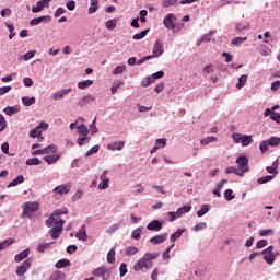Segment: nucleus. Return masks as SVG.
Returning a JSON list of instances; mask_svg holds the SVG:
<instances>
[{
	"label": "nucleus",
	"mask_w": 280,
	"mask_h": 280,
	"mask_svg": "<svg viewBox=\"0 0 280 280\" xmlns=\"http://www.w3.org/2000/svg\"><path fill=\"white\" fill-rule=\"evenodd\" d=\"M94 277H105L106 276V267H98L92 271Z\"/></svg>",
	"instance_id": "nucleus-34"
},
{
	"label": "nucleus",
	"mask_w": 280,
	"mask_h": 280,
	"mask_svg": "<svg viewBox=\"0 0 280 280\" xmlns=\"http://www.w3.org/2000/svg\"><path fill=\"white\" fill-rule=\"evenodd\" d=\"M168 222H174L175 220H178V214L176 211H170L167 212Z\"/></svg>",
	"instance_id": "nucleus-57"
},
{
	"label": "nucleus",
	"mask_w": 280,
	"mask_h": 280,
	"mask_svg": "<svg viewBox=\"0 0 280 280\" xmlns=\"http://www.w3.org/2000/svg\"><path fill=\"white\" fill-rule=\"evenodd\" d=\"M49 21H51V16L50 15H42L39 18H35L33 20L30 21V25L32 27L36 26V25H40V23H49Z\"/></svg>",
	"instance_id": "nucleus-17"
},
{
	"label": "nucleus",
	"mask_w": 280,
	"mask_h": 280,
	"mask_svg": "<svg viewBox=\"0 0 280 280\" xmlns=\"http://www.w3.org/2000/svg\"><path fill=\"white\" fill-rule=\"evenodd\" d=\"M106 30H115V27H117V20H108L105 23Z\"/></svg>",
	"instance_id": "nucleus-53"
},
{
	"label": "nucleus",
	"mask_w": 280,
	"mask_h": 280,
	"mask_svg": "<svg viewBox=\"0 0 280 280\" xmlns=\"http://www.w3.org/2000/svg\"><path fill=\"white\" fill-rule=\"evenodd\" d=\"M28 135L32 139H36V137L37 139H40V137L43 136V131L36 127L35 129L31 130Z\"/></svg>",
	"instance_id": "nucleus-42"
},
{
	"label": "nucleus",
	"mask_w": 280,
	"mask_h": 280,
	"mask_svg": "<svg viewBox=\"0 0 280 280\" xmlns=\"http://www.w3.org/2000/svg\"><path fill=\"white\" fill-rule=\"evenodd\" d=\"M125 253L127 257H132V255H137V253H139V249L137 246H129L126 248Z\"/></svg>",
	"instance_id": "nucleus-41"
},
{
	"label": "nucleus",
	"mask_w": 280,
	"mask_h": 280,
	"mask_svg": "<svg viewBox=\"0 0 280 280\" xmlns=\"http://www.w3.org/2000/svg\"><path fill=\"white\" fill-rule=\"evenodd\" d=\"M119 275L120 277H126V275H128V265H126V262L120 264Z\"/></svg>",
	"instance_id": "nucleus-50"
},
{
	"label": "nucleus",
	"mask_w": 280,
	"mask_h": 280,
	"mask_svg": "<svg viewBox=\"0 0 280 280\" xmlns=\"http://www.w3.org/2000/svg\"><path fill=\"white\" fill-rule=\"evenodd\" d=\"M205 229H207V223L200 222L195 225L194 231L198 233L199 231H205Z\"/></svg>",
	"instance_id": "nucleus-59"
},
{
	"label": "nucleus",
	"mask_w": 280,
	"mask_h": 280,
	"mask_svg": "<svg viewBox=\"0 0 280 280\" xmlns=\"http://www.w3.org/2000/svg\"><path fill=\"white\" fill-rule=\"evenodd\" d=\"M21 112V106L15 105L13 107L7 106L3 109V113L7 114L9 117H12V115H16V113Z\"/></svg>",
	"instance_id": "nucleus-24"
},
{
	"label": "nucleus",
	"mask_w": 280,
	"mask_h": 280,
	"mask_svg": "<svg viewBox=\"0 0 280 280\" xmlns=\"http://www.w3.org/2000/svg\"><path fill=\"white\" fill-rule=\"evenodd\" d=\"M225 174H235L236 176H242V173L235 166H229L225 168Z\"/></svg>",
	"instance_id": "nucleus-49"
},
{
	"label": "nucleus",
	"mask_w": 280,
	"mask_h": 280,
	"mask_svg": "<svg viewBox=\"0 0 280 280\" xmlns=\"http://www.w3.org/2000/svg\"><path fill=\"white\" fill-rule=\"evenodd\" d=\"M223 196H224L225 200H228V202H231V200H235V195H233V189H226L223 192Z\"/></svg>",
	"instance_id": "nucleus-43"
},
{
	"label": "nucleus",
	"mask_w": 280,
	"mask_h": 280,
	"mask_svg": "<svg viewBox=\"0 0 280 280\" xmlns=\"http://www.w3.org/2000/svg\"><path fill=\"white\" fill-rule=\"evenodd\" d=\"M107 261H108V264H115V248H112L107 253Z\"/></svg>",
	"instance_id": "nucleus-55"
},
{
	"label": "nucleus",
	"mask_w": 280,
	"mask_h": 280,
	"mask_svg": "<svg viewBox=\"0 0 280 280\" xmlns=\"http://www.w3.org/2000/svg\"><path fill=\"white\" fill-rule=\"evenodd\" d=\"M148 32H150V30H144L140 33H137L132 36L133 40H142V38H145V36H148Z\"/></svg>",
	"instance_id": "nucleus-44"
},
{
	"label": "nucleus",
	"mask_w": 280,
	"mask_h": 280,
	"mask_svg": "<svg viewBox=\"0 0 280 280\" xmlns=\"http://www.w3.org/2000/svg\"><path fill=\"white\" fill-rule=\"evenodd\" d=\"M187 231V229H178L175 233H173L171 236H170V242L174 243L176 242V240H180L183 233H185Z\"/></svg>",
	"instance_id": "nucleus-25"
},
{
	"label": "nucleus",
	"mask_w": 280,
	"mask_h": 280,
	"mask_svg": "<svg viewBox=\"0 0 280 280\" xmlns=\"http://www.w3.org/2000/svg\"><path fill=\"white\" fill-rule=\"evenodd\" d=\"M124 148H126V141L124 140H119V141L116 140L107 144V150H109V152H115V151L121 152Z\"/></svg>",
	"instance_id": "nucleus-12"
},
{
	"label": "nucleus",
	"mask_w": 280,
	"mask_h": 280,
	"mask_svg": "<svg viewBox=\"0 0 280 280\" xmlns=\"http://www.w3.org/2000/svg\"><path fill=\"white\" fill-rule=\"evenodd\" d=\"M77 133L79 135V138L77 139L78 145L82 147L91 142V137L89 136V127H86V125H78Z\"/></svg>",
	"instance_id": "nucleus-3"
},
{
	"label": "nucleus",
	"mask_w": 280,
	"mask_h": 280,
	"mask_svg": "<svg viewBox=\"0 0 280 280\" xmlns=\"http://www.w3.org/2000/svg\"><path fill=\"white\" fill-rule=\"evenodd\" d=\"M248 40V37H235L232 39V44L235 45L236 47H240L243 43H246Z\"/></svg>",
	"instance_id": "nucleus-45"
},
{
	"label": "nucleus",
	"mask_w": 280,
	"mask_h": 280,
	"mask_svg": "<svg viewBox=\"0 0 280 280\" xmlns=\"http://www.w3.org/2000/svg\"><path fill=\"white\" fill-rule=\"evenodd\" d=\"M163 221L160 220H153L150 223H148L147 229L148 231H154L155 233H159L163 229Z\"/></svg>",
	"instance_id": "nucleus-15"
},
{
	"label": "nucleus",
	"mask_w": 280,
	"mask_h": 280,
	"mask_svg": "<svg viewBox=\"0 0 280 280\" xmlns=\"http://www.w3.org/2000/svg\"><path fill=\"white\" fill-rule=\"evenodd\" d=\"M189 211H191V205H186V206H184L182 208H178L176 210L177 217L178 218H183V215H185V213H189Z\"/></svg>",
	"instance_id": "nucleus-30"
},
{
	"label": "nucleus",
	"mask_w": 280,
	"mask_h": 280,
	"mask_svg": "<svg viewBox=\"0 0 280 280\" xmlns=\"http://www.w3.org/2000/svg\"><path fill=\"white\" fill-rule=\"evenodd\" d=\"M232 140L234 143H241L243 148H248L253 143V136L234 132L232 133Z\"/></svg>",
	"instance_id": "nucleus-5"
},
{
	"label": "nucleus",
	"mask_w": 280,
	"mask_h": 280,
	"mask_svg": "<svg viewBox=\"0 0 280 280\" xmlns=\"http://www.w3.org/2000/svg\"><path fill=\"white\" fill-rule=\"evenodd\" d=\"M49 3H51V0H39L36 2L35 7H32L33 14H38V12H43L45 8H49Z\"/></svg>",
	"instance_id": "nucleus-13"
},
{
	"label": "nucleus",
	"mask_w": 280,
	"mask_h": 280,
	"mask_svg": "<svg viewBox=\"0 0 280 280\" xmlns=\"http://www.w3.org/2000/svg\"><path fill=\"white\" fill-rule=\"evenodd\" d=\"M90 86H93V80H91V79L83 80L78 83V89H80L81 91H84V90L89 89Z\"/></svg>",
	"instance_id": "nucleus-27"
},
{
	"label": "nucleus",
	"mask_w": 280,
	"mask_h": 280,
	"mask_svg": "<svg viewBox=\"0 0 280 280\" xmlns=\"http://www.w3.org/2000/svg\"><path fill=\"white\" fill-rule=\"evenodd\" d=\"M27 257H30V248H26V249L22 250L21 253L16 254L14 256V261L16 264H21V261H23V259H27Z\"/></svg>",
	"instance_id": "nucleus-21"
},
{
	"label": "nucleus",
	"mask_w": 280,
	"mask_h": 280,
	"mask_svg": "<svg viewBox=\"0 0 280 280\" xmlns=\"http://www.w3.org/2000/svg\"><path fill=\"white\" fill-rule=\"evenodd\" d=\"M177 0H162V8H170L171 5H176Z\"/></svg>",
	"instance_id": "nucleus-58"
},
{
	"label": "nucleus",
	"mask_w": 280,
	"mask_h": 280,
	"mask_svg": "<svg viewBox=\"0 0 280 280\" xmlns=\"http://www.w3.org/2000/svg\"><path fill=\"white\" fill-rule=\"evenodd\" d=\"M271 235H275V230L272 229H266L259 232L260 237H270Z\"/></svg>",
	"instance_id": "nucleus-46"
},
{
	"label": "nucleus",
	"mask_w": 280,
	"mask_h": 280,
	"mask_svg": "<svg viewBox=\"0 0 280 280\" xmlns=\"http://www.w3.org/2000/svg\"><path fill=\"white\" fill-rule=\"evenodd\" d=\"M75 237L79 238L80 242H86L89 240V234H86V225H82L81 229L78 230Z\"/></svg>",
	"instance_id": "nucleus-18"
},
{
	"label": "nucleus",
	"mask_w": 280,
	"mask_h": 280,
	"mask_svg": "<svg viewBox=\"0 0 280 280\" xmlns=\"http://www.w3.org/2000/svg\"><path fill=\"white\" fill-rule=\"evenodd\" d=\"M168 237L167 233H162L160 235H155L150 238L151 244L156 245V244H163Z\"/></svg>",
	"instance_id": "nucleus-19"
},
{
	"label": "nucleus",
	"mask_w": 280,
	"mask_h": 280,
	"mask_svg": "<svg viewBox=\"0 0 280 280\" xmlns=\"http://www.w3.org/2000/svg\"><path fill=\"white\" fill-rule=\"evenodd\" d=\"M14 244L13 238H7L3 242H0V250H5L9 246H12Z\"/></svg>",
	"instance_id": "nucleus-37"
},
{
	"label": "nucleus",
	"mask_w": 280,
	"mask_h": 280,
	"mask_svg": "<svg viewBox=\"0 0 280 280\" xmlns=\"http://www.w3.org/2000/svg\"><path fill=\"white\" fill-rule=\"evenodd\" d=\"M73 89L71 88L60 90L52 94V100L55 102H59V100H65V97H67V95H69V93H71Z\"/></svg>",
	"instance_id": "nucleus-14"
},
{
	"label": "nucleus",
	"mask_w": 280,
	"mask_h": 280,
	"mask_svg": "<svg viewBox=\"0 0 280 280\" xmlns=\"http://www.w3.org/2000/svg\"><path fill=\"white\" fill-rule=\"evenodd\" d=\"M215 71V66L209 63L206 65L203 68V73H207L208 75H211V73H213Z\"/></svg>",
	"instance_id": "nucleus-51"
},
{
	"label": "nucleus",
	"mask_w": 280,
	"mask_h": 280,
	"mask_svg": "<svg viewBox=\"0 0 280 280\" xmlns=\"http://www.w3.org/2000/svg\"><path fill=\"white\" fill-rule=\"evenodd\" d=\"M30 268H32V258L25 259L20 266H18L15 273L18 277H23Z\"/></svg>",
	"instance_id": "nucleus-10"
},
{
	"label": "nucleus",
	"mask_w": 280,
	"mask_h": 280,
	"mask_svg": "<svg viewBox=\"0 0 280 280\" xmlns=\"http://www.w3.org/2000/svg\"><path fill=\"white\" fill-rule=\"evenodd\" d=\"M236 164H237V171L240 174H242V176H244V174H246V172H248V158L246 156H238L236 159Z\"/></svg>",
	"instance_id": "nucleus-8"
},
{
	"label": "nucleus",
	"mask_w": 280,
	"mask_h": 280,
	"mask_svg": "<svg viewBox=\"0 0 280 280\" xmlns=\"http://www.w3.org/2000/svg\"><path fill=\"white\" fill-rule=\"evenodd\" d=\"M272 250H275V246L272 245L262 250L264 259L266 264H269V266H272V264H275L277 260V255H275Z\"/></svg>",
	"instance_id": "nucleus-7"
},
{
	"label": "nucleus",
	"mask_w": 280,
	"mask_h": 280,
	"mask_svg": "<svg viewBox=\"0 0 280 280\" xmlns=\"http://www.w3.org/2000/svg\"><path fill=\"white\" fill-rule=\"evenodd\" d=\"M22 103L24 106H32V104H36V97L23 96Z\"/></svg>",
	"instance_id": "nucleus-36"
},
{
	"label": "nucleus",
	"mask_w": 280,
	"mask_h": 280,
	"mask_svg": "<svg viewBox=\"0 0 280 280\" xmlns=\"http://www.w3.org/2000/svg\"><path fill=\"white\" fill-rule=\"evenodd\" d=\"M58 150V147L56 144H50L46 148H44V153L45 154H54Z\"/></svg>",
	"instance_id": "nucleus-48"
},
{
	"label": "nucleus",
	"mask_w": 280,
	"mask_h": 280,
	"mask_svg": "<svg viewBox=\"0 0 280 280\" xmlns=\"http://www.w3.org/2000/svg\"><path fill=\"white\" fill-rule=\"evenodd\" d=\"M101 183L98 184V189L104 190L110 187V178H108V170L102 172L100 176Z\"/></svg>",
	"instance_id": "nucleus-11"
},
{
	"label": "nucleus",
	"mask_w": 280,
	"mask_h": 280,
	"mask_svg": "<svg viewBox=\"0 0 280 280\" xmlns=\"http://www.w3.org/2000/svg\"><path fill=\"white\" fill-rule=\"evenodd\" d=\"M97 152H100V145H94L86 153H85V156L89 158V156H93V154H97Z\"/></svg>",
	"instance_id": "nucleus-52"
},
{
	"label": "nucleus",
	"mask_w": 280,
	"mask_h": 280,
	"mask_svg": "<svg viewBox=\"0 0 280 280\" xmlns=\"http://www.w3.org/2000/svg\"><path fill=\"white\" fill-rule=\"evenodd\" d=\"M141 233H143V228H137L133 230L131 233L132 240H139L141 237Z\"/></svg>",
	"instance_id": "nucleus-47"
},
{
	"label": "nucleus",
	"mask_w": 280,
	"mask_h": 280,
	"mask_svg": "<svg viewBox=\"0 0 280 280\" xmlns=\"http://www.w3.org/2000/svg\"><path fill=\"white\" fill-rule=\"evenodd\" d=\"M167 145V138H159L155 140L154 147L151 149V154H155L158 150H163Z\"/></svg>",
	"instance_id": "nucleus-16"
},
{
	"label": "nucleus",
	"mask_w": 280,
	"mask_h": 280,
	"mask_svg": "<svg viewBox=\"0 0 280 280\" xmlns=\"http://www.w3.org/2000/svg\"><path fill=\"white\" fill-rule=\"evenodd\" d=\"M26 165H40V160L38 158H31L26 160Z\"/></svg>",
	"instance_id": "nucleus-60"
},
{
	"label": "nucleus",
	"mask_w": 280,
	"mask_h": 280,
	"mask_svg": "<svg viewBox=\"0 0 280 280\" xmlns=\"http://www.w3.org/2000/svg\"><path fill=\"white\" fill-rule=\"evenodd\" d=\"M143 191H145V187H143V185H141V184H136L135 185V192L137 195L143 194Z\"/></svg>",
	"instance_id": "nucleus-62"
},
{
	"label": "nucleus",
	"mask_w": 280,
	"mask_h": 280,
	"mask_svg": "<svg viewBox=\"0 0 280 280\" xmlns=\"http://www.w3.org/2000/svg\"><path fill=\"white\" fill-rule=\"evenodd\" d=\"M65 272H62V271H55L51 276H50V278H49V280H65Z\"/></svg>",
	"instance_id": "nucleus-40"
},
{
	"label": "nucleus",
	"mask_w": 280,
	"mask_h": 280,
	"mask_svg": "<svg viewBox=\"0 0 280 280\" xmlns=\"http://www.w3.org/2000/svg\"><path fill=\"white\" fill-rule=\"evenodd\" d=\"M215 142H218V137L215 136L206 137L200 140L201 145H209V143H215Z\"/></svg>",
	"instance_id": "nucleus-31"
},
{
	"label": "nucleus",
	"mask_w": 280,
	"mask_h": 280,
	"mask_svg": "<svg viewBox=\"0 0 280 280\" xmlns=\"http://www.w3.org/2000/svg\"><path fill=\"white\" fill-rule=\"evenodd\" d=\"M280 89V81L271 83V91L277 92Z\"/></svg>",
	"instance_id": "nucleus-64"
},
{
	"label": "nucleus",
	"mask_w": 280,
	"mask_h": 280,
	"mask_svg": "<svg viewBox=\"0 0 280 280\" xmlns=\"http://www.w3.org/2000/svg\"><path fill=\"white\" fill-rule=\"evenodd\" d=\"M25 177L23 175H19L15 179H13L11 183H9L8 187H16L18 185H21L24 183Z\"/></svg>",
	"instance_id": "nucleus-33"
},
{
	"label": "nucleus",
	"mask_w": 280,
	"mask_h": 280,
	"mask_svg": "<svg viewBox=\"0 0 280 280\" xmlns=\"http://www.w3.org/2000/svg\"><path fill=\"white\" fill-rule=\"evenodd\" d=\"M176 15L173 13H168L164 20L163 25L166 27V30H172L174 33L180 32V28L176 30Z\"/></svg>",
	"instance_id": "nucleus-6"
},
{
	"label": "nucleus",
	"mask_w": 280,
	"mask_h": 280,
	"mask_svg": "<svg viewBox=\"0 0 280 280\" xmlns=\"http://www.w3.org/2000/svg\"><path fill=\"white\" fill-rule=\"evenodd\" d=\"M270 119H272V121H276V124H280V113L273 112L270 116Z\"/></svg>",
	"instance_id": "nucleus-63"
},
{
	"label": "nucleus",
	"mask_w": 280,
	"mask_h": 280,
	"mask_svg": "<svg viewBox=\"0 0 280 280\" xmlns=\"http://www.w3.org/2000/svg\"><path fill=\"white\" fill-rule=\"evenodd\" d=\"M100 10V0H90V7L88 9V14H95Z\"/></svg>",
	"instance_id": "nucleus-22"
},
{
	"label": "nucleus",
	"mask_w": 280,
	"mask_h": 280,
	"mask_svg": "<svg viewBox=\"0 0 280 280\" xmlns=\"http://www.w3.org/2000/svg\"><path fill=\"white\" fill-rule=\"evenodd\" d=\"M36 56V50H30L23 56V61L27 62V60H32Z\"/></svg>",
	"instance_id": "nucleus-54"
},
{
	"label": "nucleus",
	"mask_w": 280,
	"mask_h": 280,
	"mask_svg": "<svg viewBox=\"0 0 280 280\" xmlns=\"http://www.w3.org/2000/svg\"><path fill=\"white\" fill-rule=\"evenodd\" d=\"M161 254L160 253H145L135 265V272H141L143 268L150 270L154 266V259H156Z\"/></svg>",
	"instance_id": "nucleus-2"
},
{
	"label": "nucleus",
	"mask_w": 280,
	"mask_h": 280,
	"mask_svg": "<svg viewBox=\"0 0 280 280\" xmlns=\"http://www.w3.org/2000/svg\"><path fill=\"white\" fill-rule=\"evenodd\" d=\"M278 168H279V159L273 161L271 166L266 167L268 174H273L275 177L277 176V174H279Z\"/></svg>",
	"instance_id": "nucleus-23"
},
{
	"label": "nucleus",
	"mask_w": 280,
	"mask_h": 280,
	"mask_svg": "<svg viewBox=\"0 0 280 280\" xmlns=\"http://www.w3.org/2000/svg\"><path fill=\"white\" fill-rule=\"evenodd\" d=\"M267 141L269 142V145H271V148H277L280 145V137L272 136L267 139Z\"/></svg>",
	"instance_id": "nucleus-35"
},
{
	"label": "nucleus",
	"mask_w": 280,
	"mask_h": 280,
	"mask_svg": "<svg viewBox=\"0 0 280 280\" xmlns=\"http://www.w3.org/2000/svg\"><path fill=\"white\" fill-rule=\"evenodd\" d=\"M38 211L37 201H27L22 206V218H32Z\"/></svg>",
	"instance_id": "nucleus-4"
},
{
	"label": "nucleus",
	"mask_w": 280,
	"mask_h": 280,
	"mask_svg": "<svg viewBox=\"0 0 280 280\" xmlns=\"http://www.w3.org/2000/svg\"><path fill=\"white\" fill-rule=\"evenodd\" d=\"M248 82V74H242L238 78V82L236 83V89H244L246 86V83Z\"/></svg>",
	"instance_id": "nucleus-28"
},
{
	"label": "nucleus",
	"mask_w": 280,
	"mask_h": 280,
	"mask_svg": "<svg viewBox=\"0 0 280 280\" xmlns=\"http://www.w3.org/2000/svg\"><path fill=\"white\" fill-rule=\"evenodd\" d=\"M51 244L54 243H44L37 246V253H44L45 250H47V248H49L51 246Z\"/></svg>",
	"instance_id": "nucleus-56"
},
{
	"label": "nucleus",
	"mask_w": 280,
	"mask_h": 280,
	"mask_svg": "<svg viewBox=\"0 0 280 280\" xmlns=\"http://www.w3.org/2000/svg\"><path fill=\"white\" fill-rule=\"evenodd\" d=\"M273 179H275V175H267L258 178L257 183L259 185H266V183H270V180H273Z\"/></svg>",
	"instance_id": "nucleus-39"
},
{
	"label": "nucleus",
	"mask_w": 280,
	"mask_h": 280,
	"mask_svg": "<svg viewBox=\"0 0 280 280\" xmlns=\"http://www.w3.org/2000/svg\"><path fill=\"white\" fill-rule=\"evenodd\" d=\"M60 160V155L58 154H52V155H46L44 156V161L48 164V165H54V163L58 162Z\"/></svg>",
	"instance_id": "nucleus-26"
},
{
	"label": "nucleus",
	"mask_w": 280,
	"mask_h": 280,
	"mask_svg": "<svg viewBox=\"0 0 280 280\" xmlns=\"http://www.w3.org/2000/svg\"><path fill=\"white\" fill-rule=\"evenodd\" d=\"M259 150H260L261 154H266V152H270V142H268V140H264L259 144Z\"/></svg>",
	"instance_id": "nucleus-32"
},
{
	"label": "nucleus",
	"mask_w": 280,
	"mask_h": 280,
	"mask_svg": "<svg viewBox=\"0 0 280 280\" xmlns=\"http://www.w3.org/2000/svg\"><path fill=\"white\" fill-rule=\"evenodd\" d=\"M210 210H211V206L207 203L201 205L200 210L197 211L198 218H202V215H207V213H209Z\"/></svg>",
	"instance_id": "nucleus-29"
},
{
	"label": "nucleus",
	"mask_w": 280,
	"mask_h": 280,
	"mask_svg": "<svg viewBox=\"0 0 280 280\" xmlns=\"http://www.w3.org/2000/svg\"><path fill=\"white\" fill-rule=\"evenodd\" d=\"M67 266H71V261H69L68 259H61L56 262L55 268L60 270V268H67Z\"/></svg>",
	"instance_id": "nucleus-38"
},
{
	"label": "nucleus",
	"mask_w": 280,
	"mask_h": 280,
	"mask_svg": "<svg viewBox=\"0 0 280 280\" xmlns=\"http://www.w3.org/2000/svg\"><path fill=\"white\" fill-rule=\"evenodd\" d=\"M71 183L61 184L52 189V194H55V196H67V194L71 191Z\"/></svg>",
	"instance_id": "nucleus-9"
},
{
	"label": "nucleus",
	"mask_w": 280,
	"mask_h": 280,
	"mask_svg": "<svg viewBox=\"0 0 280 280\" xmlns=\"http://www.w3.org/2000/svg\"><path fill=\"white\" fill-rule=\"evenodd\" d=\"M165 50L163 49V43H161L160 40L155 42L154 46H153V55L156 58H160V56H163V52Z\"/></svg>",
	"instance_id": "nucleus-20"
},
{
	"label": "nucleus",
	"mask_w": 280,
	"mask_h": 280,
	"mask_svg": "<svg viewBox=\"0 0 280 280\" xmlns=\"http://www.w3.org/2000/svg\"><path fill=\"white\" fill-rule=\"evenodd\" d=\"M116 231H119V223L113 224L112 226H109L106 230V233H108L109 235L115 233Z\"/></svg>",
	"instance_id": "nucleus-61"
},
{
	"label": "nucleus",
	"mask_w": 280,
	"mask_h": 280,
	"mask_svg": "<svg viewBox=\"0 0 280 280\" xmlns=\"http://www.w3.org/2000/svg\"><path fill=\"white\" fill-rule=\"evenodd\" d=\"M67 213H69L67 208L57 209L51 213L50 218L46 220V226L50 229L49 233L52 240H58V237L62 235L65 220H62L61 215H67Z\"/></svg>",
	"instance_id": "nucleus-1"
}]
</instances>
